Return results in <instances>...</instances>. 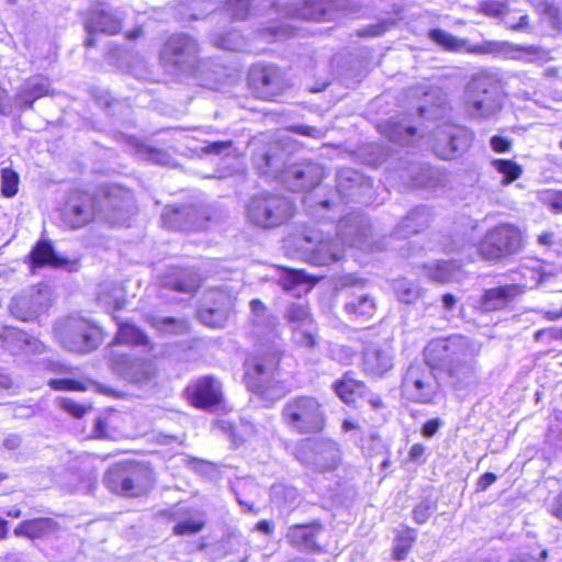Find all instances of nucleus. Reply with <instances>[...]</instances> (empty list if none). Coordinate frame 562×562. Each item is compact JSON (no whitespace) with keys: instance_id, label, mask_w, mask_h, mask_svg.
I'll use <instances>...</instances> for the list:
<instances>
[{"instance_id":"f257e3e1","label":"nucleus","mask_w":562,"mask_h":562,"mask_svg":"<svg viewBox=\"0 0 562 562\" xmlns=\"http://www.w3.org/2000/svg\"><path fill=\"white\" fill-rule=\"evenodd\" d=\"M250 310L251 335L260 342V347L245 362V381L252 392L265 395L280 375L279 323L278 317L270 314L258 299L251 300Z\"/></svg>"},{"instance_id":"f03ea898","label":"nucleus","mask_w":562,"mask_h":562,"mask_svg":"<svg viewBox=\"0 0 562 562\" xmlns=\"http://www.w3.org/2000/svg\"><path fill=\"white\" fill-rule=\"evenodd\" d=\"M482 345L474 338L461 334L431 339L424 348V359L447 374L454 390L475 386L480 379L479 357Z\"/></svg>"},{"instance_id":"7ed1b4c3","label":"nucleus","mask_w":562,"mask_h":562,"mask_svg":"<svg viewBox=\"0 0 562 562\" xmlns=\"http://www.w3.org/2000/svg\"><path fill=\"white\" fill-rule=\"evenodd\" d=\"M337 237L334 241L325 237L317 227L306 229L297 239L304 259L315 266H328L341 259L344 247H364L370 234L368 220L359 214H348L337 225Z\"/></svg>"},{"instance_id":"20e7f679","label":"nucleus","mask_w":562,"mask_h":562,"mask_svg":"<svg viewBox=\"0 0 562 562\" xmlns=\"http://www.w3.org/2000/svg\"><path fill=\"white\" fill-rule=\"evenodd\" d=\"M286 153L273 144L256 153L252 162L259 173L280 180L292 191H305L315 188L325 177V169L317 162L304 161L283 169Z\"/></svg>"},{"instance_id":"39448f33","label":"nucleus","mask_w":562,"mask_h":562,"mask_svg":"<svg viewBox=\"0 0 562 562\" xmlns=\"http://www.w3.org/2000/svg\"><path fill=\"white\" fill-rule=\"evenodd\" d=\"M504 101L503 81L491 71L472 76L463 90V109L472 119L488 120L495 116L502 111Z\"/></svg>"},{"instance_id":"423d86ee","label":"nucleus","mask_w":562,"mask_h":562,"mask_svg":"<svg viewBox=\"0 0 562 562\" xmlns=\"http://www.w3.org/2000/svg\"><path fill=\"white\" fill-rule=\"evenodd\" d=\"M281 422L294 434H318L326 426V412L317 397L296 395L283 404Z\"/></svg>"},{"instance_id":"0eeeda50","label":"nucleus","mask_w":562,"mask_h":562,"mask_svg":"<svg viewBox=\"0 0 562 562\" xmlns=\"http://www.w3.org/2000/svg\"><path fill=\"white\" fill-rule=\"evenodd\" d=\"M429 38L445 49L451 52L465 49L467 52L476 55L503 56L514 59H520V54L522 52L535 56L544 54L540 47L533 45L519 46L506 41H484L480 44L471 45L467 40L458 38L440 29L431 30L429 32Z\"/></svg>"},{"instance_id":"6e6552de","label":"nucleus","mask_w":562,"mask_h":562,"mask_svg":"<svg viewBox=\"0 0 562 562\" xmlns=\"http://www.w3.org/2000/svg\"><path fill=\"white\" fill-rule=\"evenodd\" d=\"M294 214L292 202L277 193L254 194L246 205L247 220L260 228H274L288 222Z\"/></svg>"},{"instance_id":"1a4fd4ad","label":"nucleus","mask_w":562,"mask_h":562,"mask_svg":"<svg viewBox=\"0 0 562 562\" xmlns=\"http://www.w3.org/2000/svg\"><path fill=\"white\" fill-rule=\"evenodd\" d=\"M153 483V471L137 462L119 463L110 468L104 475L105 486L123 496H140Z\"/></svg>"},{"instance_id":"9d476101","label":"nucleus","mask_w":562,"mask_h":562,"mask_svg":"<svg viewBox=\"0 0 562 562\" xmlns=\"http://www.w3.org/2000/svg\"><path fill=\"white\" fill-rule=\"evenodd\" d=\"M54 333L59 342L72 352H90L101 342L100 329L80 316H69L58 321Z\"/></svg>"},{"instance_id":"9b49d317","label":"nucleus","mask_w":562,"mask_h":562,"mask_svg":"<svg viewBox=\"0 0 562 562\" xmlns=\"http://www.w3.org/2000/svg\"><path fill=\"white\" fill-rule=\"evenodd\" d=\"M160 61L170 72L191 75L199 65V44L186 33L172 34L160 50Z\"/></svg>"},{"instance_id":"f8f14e48","label":"nucleus","mask_w":562,"mask_h":562,"mask_svg":"<svg viewBox=\"0 0 562 562\" xmlns=\"http://www.w3.org/2000/svg\"><path fill=\"white\" fill-rule=\"evenodd\" d=\"M435 368L425 359L424 362L411 363L402 378V395L411 402L431 403L440 391V383L434 373Z\"/></svg>"},{"instance_id":"ddd939ff","label":"nucleus","mask_w":562,"mask_h":562,"mask_svg":"<svg viewBox=\"0 0 562 562\" xmlns=\"http://www.w3.org/2000/svg\"><path fill=\"white\" fill-rule=\"evenodd\" d=\"M295 458L316 471H330L340 462V449L331 439L310 438L297 443Z\"/></svg>"},{"instance_id":"4468645a","label":"nucleus","mask_w":562,"mask_h":562,"mask_svg":"<svg viewBox=\"0 0 562 562\" xmlns=\"http://www.w3.org/2000/svg\"><path fill=\"white\" fill-rule=\"evenodd\" d=\"M521 247V233L515 225L499 224L490 229L479 246L487 260H497L516 254Z\"/></svg>"},{"instance_id":"2eb2a0df","label":"nucleus","mask_w":562,"mask_h":562,"mask_svg":"<svg viewBox=\"0 0 562 562\" xmlns=\"http://www.w3.org/2000/svg\"><path fill=\"white\" fill-rule=\"evenodd\" d=\"M109 358L112 370L124 380L135 384L150 382L158 372L157 364L151 358L132 357L115 350L110 351Z\"/></svg>"},{"instance_id":"dca6fc26","label":"nucleus","mask_w":562,"mask_h":562,"mask_svg":"<svg viewBox=\"0 0 562 562\" xmlns=\"http://www.w3.org/2000/svg\"><path fill=\"white\" fill-rule=\"evenodd\" d=\"M50 303V292L47 285L38 284L15 295L10 304L13 316L30 322L45 313Z\"/></svg>"},{"instance_id":"f3484780","label":"nucleus","mask_w":562,"mask_h":562,"mask_svg":"<svg viewBox=\"0 0 562 562\" xmlns=\"http://www.w3.org/2000/svg\"><path fill=\"white\" fill-rule=\"evenodd\" d=\"M99 211L92 194L76 190L70 193L63 210V222L71 229H79L91 223Z\"/></svg>"},{"instance_id":"a211bd4d","label":"nucleus","mask_w":562,"mask_h":562,"mask_svg":"<svg viewBox=\"0 0 562 562\" xmlns=\"http://www.w3.org/2000/svg\"><path fill=\"white\" fill-rule=\"evenodd\" d=\"M248 81L262 99L277 97L289 87L284 72L271 65L252 67L248 75Z\"/></svg>"},{"instance_id":"6ab92c4d","label":"nucleus","mask_w":562,"mask_h":562,"mask_svg":"<svg viewBox=\"0 0 562 562\" xmlns=\"http://www.w3.org/2000/svg\"><path fill=\"white\" fill-rule=\"evenodd\" d=\"M123 14L117 10H113L105 3H100L90 10L86 20L85 27L88 33L86 38L87 46L94 45L93 34L97 32L108 35L117 34L122 29Z\"/></svg>"},{"instance_id":"aec40b11","label":"nucleus","mask_w":562,"mask_h":562,"mask_svg":"<svg viewBox=\"0 0 562 562\" xmlns=\"http://www.w3.org/2000/svg\"><path fill=\"white\" fill-rule=\"evenodd\" d=\"M102 203L103 206L100 209L99 215L113 225L125 224L134 210L132 193L121 188H113L103 198Z\"/></svg>"},{"instance_id":"412c9836","label":"nucleus","mask_w":562,"mask_h":562,"mask_svg":"<svg viewBox=\"0 0 562 562\" xmlns=\"http://www.w3.org/2000/svg\"><path fill=\"white\" fill-rule=\"evenodd\" d=\"M284 318L292 325L297 344L313 348L316 345V335L313 330V319L306 303L299 301L289 304Z\"/></svg>"},{"instance_id":"4be33fe9","label":"nucleus","mask_w":562,"mask_h":562,"mask_svg":"<svg viewBox=\"0 0 562 562\" xmlns=\"http://www.w3.org/2000/svg\"><path fill=\"white\" fill-rule=\"evenodd\" d=\"M470 134L457 127L438 131L434 150L442 159H453L463 154L470 146Z\"/></svg>"},{"instance_id":"5701e85b","label":"nucleus","mask_w":562,"mask_h":562,"mask_svg":"<svg viewBox=\"0 0 562 562\" xmlns=\"http://www.w3.org/2000/svg\"><path fill=\"white\" fill-rule=\"evenodd\" d=\"M370 189L371 183L357 170L341 168L337 171L336 190L341 201L345 199L360 201Z\"/></svg>"},{"instance_id":"b1692460","label":"nucleus","mask_w":562,"mask_h":562,"mask_svg":"<svg viewBox=\"0 0 562 562\" xmlns=\"http://www.w3.org/2000/svg\"><path fill=\"white\" fill-rule=\"evenodd\" d=\"M323 530V525L315 520L311 524L290 526L285 537L289 543L300 551L321 552L323 549L318 544V537Z\"/></svg>"},{"instance_id":"393cba45","label":"nucleus","mask_w":562,"mask_h":562,"mask_svg":"<svg viewBox=\"0 0 562 562\" xmlns=\"http://www.w3.org/2000/svg\"><path fill=\"white\" fill-rule=\"evenodd\" d=\"M199 210H192L190 206H167L161 214V221L168 228L175 231H199L206 227V216L196 217L194 220L188 218L191 213Z\"/></svg>"},{"instance_id":"a878e982","label":"nucleus","mask_w":562,"mask_h":562,"mask_svg":"<svg viewBox=\"0 0 562 562\" xmlns=\"http://www.w3.org/2000/svg\"><path fill=\"white\" fill-rule=\"evenodd\" d=\"M222 401V384L213 376L199 379L192 391V402L196 407L209 408Z\"/></svg>"},{"instance_id":"bb28decb","label":"nucleus","mask_w":562,"mask_h":562,"mask_svg":"<svg viewBox=\"0 0 562 562\" xmlns=\"http://www.w3.org/2000/svg\"><path fill=\"white\" fill-rule=\"evenodd\" d=\"M59 530V524L49 517H40L21 521L13 530L16 537L30 540L49 537Z\"/></svg>"},{"instance_id":"cd10ccee","label":"nucleus","mask_w":562,"mask_h":562,"mask_svg":"<svg viewBox=\"0 0 562 562\" xmlns=\"http://www.w3.org/2000/svg\"><path fill=\"white\" fill-rule=\"evenodd\" d=\"M363 371L372 376H382L393 368V357L389 350L368 347L362 357Z\"/></svg>"},{"instance_id":"c85d7f7f","label":"nucleus","mask_w":562,"mask_h":562,"mask_svg":"<svg viewBox=\"0 0 562 562\" xmlns=\"http://www.w3.org/2000/svg\"><path fill=\"white\" fill-rule=\"evenodd\" d=\"M518 293L517 285L510 284L488 289L475 304V308L481 312H492L503 308Z\"/></svg>"},{"instance_id":"c756f323","label":"nucleus","mask_w":562,"mask_h":562,"mask_svg":"<svg viewBox=\"0 0 562 562\" xmlns=\"http://www.w3.org/2000/svg\"><path fill=\"white\" fill-rule=\"evenodd\" d=\"M200 276L193 269H172L162 278V285L171 290L193 293L200 286Z\"/></svg>"},{"instance_id":"7c9ffc66","label":"nucleus","mask_w":562,"mask_h":562,"mask_svg":"<svg viewBox=\"0 0 562 562\" xmlns=\"http://www.w3.org/2000/svg\"><path fill=\"white\" fill-rule=\"evenodd\" d=\"M49 83L43 77H33L27 79L15 94V102L21 109H32L33 103L48 94Z\"/></svg>"},{"instance_id":"2f4dec72","label":"nucleus","mask_w":562,"mask_h":562,"mask_svg":"<svg viewBox=\"0 0 562 562\" xmlns=\"http://www.w3.org/2000/svg\"><path fill=\"white\" fill-rule=\"evenodd\" d=\"M430 222V212L426 206H418L407 213L396 227L397 238H407L424 231Z\"/></svg>"},{"instance_id":"473e14b6","label":"nucleus","mask_w":562,"mask_h":562,"mask_svg":"<svg viewBox=\"0 0 562 562\" xmlns=\"http://www.w3.org/2000/svg\"><path fill=\"white\" fill-rule=\"evenodd\" d=\"M29 259L33 269L45 266L60 268L68 263V260L59 256L47 240L37 241L31 250Z\"/></svg>"},{"instance_id":"72a5a7b5","label":"nucleus","mask_w":562,"mask_h":562,"mask_svg":"<svg viewBox=\"0 0 562 562\" xmlns=\"http://www.w3.org/2000/svg\"><path fill=\"white\" fill-rule=\"evenodd\" d=\"M337 395L347 404H352L358 397H364L367 385L357 380L352 372H347L334 384Z\"/></svg>"},{"instance_id":"f704fd0d","label":"nucleus","mask_w":562,"mask_h":562,"mask_svg":"<svg viewBox=\"0 0 562 562\" xmlns=\"http://www.w3.org/2000/svg\"><path fill=\"white\" fill-rule=\"evenodd\" d=\"M117 344H127L136 347H143L148 351L154 349V344L149 340L147 335L130 323H122L114 338Z\"/></svg>"},{"instance_id":"c9c22d12","label":"nucleus","mask_w":562,"mask_h":562,"mask_svg":"<svg viewBox=\"0 0 562 562\" xmlns=\"http://www.w3.org/2000/svg\"><path fill=\"white\" fill-rule=\"evenodd\" d=\"M345 311L352 319L367 321L375 313V303L373 297L368 294L353 296L345 303Z\"/></svg>"},{"instance_id":"e433bc0d","label":"nucleus","mask_w":562,"mask_h":562,"mask_svg":"<svg viewBox=\"0 0 562 562\" xmlns=\"http://www.w3.org/2000/svg\"><path fill=\"white\" fill-rule=\"evenodd\" d=\"M149 324L162 334L183 335L189 333L190 323L183 317L148 316Z\"/></svg>"},{"instance_id":"4c0bfd02","label":"nucleus","mask_w":562,"mask_h":562,"mask_svg":"<svg viewBox=\"0 0 562 562\" xmlns=\"http://www.w3.org/2000/svg\"><path fill=\"white\" fill-rule=\"evenodd\" d=\"M272 496L274 503L286 512H292L301 502L297 488L283 484L272 486Z\"/></svg>"},{"instance_id":"58836bf2","label":"nucleus","mask_w":562,"mask_h":562,"mask_svg":"<svg viewBox=\"0 0 562 562\" xmlns=\"http://www.w3.org/2000/svg\"><path fill=\"white\" fill-rule=\"evenodd\" d=\"M386 137L396 144L408 145L416 134V128L397 120L391 119L387 122Z\"/></svg>"},{"instance_id":"ea45409f","label":"nucleus","mask_w":562,"mask_h":562,"mask_svg":"<svg viewBox=\"0 0 562 562\" xmlns=\"http://www.w3.org/2000/svg\"><path fill=\"white\" fill-rule=\"evenodd\" d=\"M280 285L286 291H293L297 288L305 286V291L310 290L308 276L300 269H284L279 276Z\"/></svg>"},{"instance_id":"a19ab883","label":"nucleus","mask_w":562,"mask_h":562,"mask_svg":"<svg viewBox=\"0 0 562 562\" xmlns=\"http://www.w3.org/2000/svg\"><path fill=\"white\" fill-rule=\"evenodd\" d=\"M205 526V515L195 512L190 518L179 521L173 527V533L177 536L193 535L200 532Z\"/></svg>"},{"instance_id":"79ce46f5","label":"nucleus","mask_w":562,"mask_h":562,"mask_svg":"<svg viewBox=\"0 0 562 562\" xmlns=\"http://www.w3.org/2000/svg\"><path fill=\"white\" fill-rule=\"evenodd\" d=\"M393 289L397 299L406 304L416 302L422 294L420 288L406 279L395 281Z\"/></svg>"},{"instance_id":"37998d69","label":"nucleus","mask_w":562,"mask_h":562,"mask_svg":"<svg viewBox=\"0 0 562 562\" xmlns=\"http://www.w3.org/2000/svg\"><path fill=\"white\" fill-rule=\"evenodd\" d=\"M492 166L495 170L503 175L502 184L507 186L518 179L521 173V167L509 159H494Z\"/></svg>"},{"instance_id":"c03bdc74","label":"nucleus","mask_w":562,"mask_h":562,"mask_svg":"<svg viewBox=\"0 0 562 562\" xmlns=\"http://www.w3.org/2000/svg\"><path fill=\"white\" fill-rule=\"evenodd\" d=\"M136 155L142 159L149 160L158 165L168 166L171 162V156L166 150L150 147L145 143H138L136 145Z\"/></svg>"},{"instance_id":"a18cd8bd","label":"nucleus","mask_w":562,"mask_h":562,"mask_svg":"<svg viewBox=\"0 0 562 562\" xmlns=\"http://www.w3.org/2000/svg\"><path fill=\"white\" fill-rule=\"evenodd\" d=\"M428 276L437 282L451 281L457 272V266L451 261H441L426 267Z\"/></svg>"},{"instance_id":"49530a36","label":"nucleus","mask_w":562,"mask_h":562,"mask_svg":"<svg viewBox=\"0 0 562 562\" xmlns=\"http://www.w3.org/2000/svg\"><path fill=\"white\" fill-rule=\"evenodd\" d=\"M201 322L210 327H220L226 319V307H202L199 312Z\"/></svg>"},{"instance_id":"de8ad7c7","label":"nucleus","mask_w":562,"mask_h":562,"mask_svg":"<svg viewBox=\"0 0 562 562\" xmlns=\"http://www.w3.org/2000/svg\"><path fill=\"white\" fill-rule=\"evenodd\" d=\"M19 175L10 169L3 168L1 170V193L7 198H12L18 193Z\"/></svg>"},{"instance_id":"09e8293b","label":"nucleus","mask_w":562,"mask_h":562,"mask_svg":"<svg viewBox=\"0 0 562 562\" xmlns=\"http://www.w3.org/2000/svg\"><path fill=\"white\" fill-rule=\"evenodd\" d=\"M415 537L416 535L414 530H406L397 538L393 551V555L396 560H403L406 558Z\"/></svg>"},{"instance_id":"8fccbe9b","label":"nucleus","mask_w":562,"mask_h":562,"mask_svg":"<svg viewBox=\"0 0 562 562\" xmlns=\"http://www.w3.org/2000/svg\"><path fill=\"white\" fill-rule=\"evenodd\" d=\"M254 0H229L227 10L236 20L246 19L251 11Z\"/></svg>"},{"instance_id":"3c124183","label":"nucleus","mask_w":562,"mask_h":562,"mask_svg":"<svg viewBox=\"0 0 562 562\" xmlns=\"http://www.w3.org/2000/svg\"><path fill=\"white\" fill-rule=\"evenodd\" d=\"M537 11L547 19L553 27L560 25V10L553 3L542 1L537 5Z\"/></svg>"},{"instance_id":"603ef678","label":"nucleus","mask_w":562,"mask_h":562,"mask_svg":"<svg viewBox=\"0 0 562 562\" xmlns=\"http://www.w3.org/2000/svg\"><path fill=\"white\" fill-rule=\"evenodd\" d=\"M20 335L27 334L13 328L7 329L4 333V342L13 352L22 351L24 349V340L19 337Z\"/></svg>"},{"instance_id":"864d4df0","label":"nucleus","mask_w":562,"mask_h":562,"mask_svg":"<svg viewBox=\"0 0 562 562\" xmlns=\"http://www.w3.org/2000/svg\"><path fill=\"white\" fill-rule=\"evenodd\" d=\"M233 146L232 140L209 142L202 151L207 155H227Z\"/></svg>"},{"instance_id":"5fc2aeb1","label":"nucleus","mask_w":562,"mask_h":562,"mask_svg":"<svg viewBox=\"0 0 562 562\" xmlns=\"http://www.w3.org/2000/svg\"><path fill=\"white\" fill-rule=\"evenodd\" d=\"M481 11L488 16L498 18L504 15L508 10L507 5L501 1H486L482 3Z\"/></svg>"},{"instance_id":"6e6d98bb","label":"nucleus","mask_w":562,"mask_h":562,"mask_svg":"<svg viewBox=\"0 0 562 562\" xmlns=\"http://www.w3.org/2000/svg\"><path fill=\"white\" fill-rule=\"evenodd\" d=\"M19 337L24 340V349L22 350L23 352H31V353L44 352L45 346L40 339H37L33 336H30V335H20Z\"/></svg>"},{"instance_id":"4d7b16f0","label":"nucleus","mask_w":562,"mask_h":562,"mask_svg":"<svg viewBox=\"0 0 562 562\" xmlns=\"http://www.w3.org/2000/svg\"><path fill=\"white\" fill-rule=\"evenodd\" d=\"M432 512H434V507L430 504V502H422L415 507V509L413 512L414 519L416 522L423 524L430 517Z\"/></svg>"},{"instance_id":"13d9d810","label":"nucleus","mask_w":562,"mask_h":562,"mask_svg":"<svg viewBox=\"0 0 562 562\" xmlns=\"http://www.w3.org/2000/svg\"><path fill=\"white\" fill-rule=\"evenodd\" d=\"M543 202L557 213H562V191H549L543 195Z\"/></svg>"},{"instance_id":"bf43d9fd","label":"nucleus","mask_w":562,"mask_h":562,"mask_svg":"<svg viewBox=\"0 0 562 562\" xmlns=\"http://www.w3.org/2000/svg\"><path fill=\"white\" fill-rule=\"evenodd\" d=\"M48 385L54 390H82L79 382L69 379H52Z\"/></svg>"},{"instance_id":"052dcab7","label":"nucleus","mask_w":562,"mask_h":562,"mask_svg":"<svg viewBox=\"0 0 562 562\" xmlns=\"http://www.w3.org/2000/svg\"><path fill=\"white\" fill-rule=\"evenodd\" d=\"M36 414V407L29 404H16L12 407V415L14 418H31Z\"/></svg>"},{"instance_id":"680f3d73","label":"nucleus","mask_w":562,"mask_h":562,"mask_svg":"<svg viewBox=\"0 0 562 562\" xmlns=\"http://www.w3.org/2000/svg\"><path fill=\"white\" fill-rule=\"evenodd\" d=\"M561 339L562 338V328L551 327L547 329H540L535 334L536 340H544V339Z\"/></svg>"},{"instance_id":"e2e57ef3","label":"nucleus","mask_w":562,"mask_h":562,"mask_svg":"<svg viewBox=\"0 0 562 562\" xmlns=\"http://www.w3.org/2000/svg\"><path fill=\"white\" fill-rule=\"evenodd\" d=\"M491 147L497 153H507L510 150L512 142L503 136H493L491 138Z\"/></svg>"},{"instance_id":"0e129e2a","label":"nucleus","mask_w":562,"mask_h":562,"mask_svg":"<svg viewBox=\"0 0 562 562\" xmlns=\"http://www.w3.org/2000/svg\"><path fill=\"white\" fill-rule=\"evenodd\" d=\"M291 131L313 138H319L323 136V132L319 128L308 125H294L291 127Z\"/></svg>"},{"instance_id":"69168bd1","label":"nucleus","mask_w":562,"mask_h":562,"mask_svg":"<svg viewBox=\"0 0 562 562\" xmlns=\"http://www.w3.org/2000/svg\"><path fill=\"white\" fill-rule=\"evenodd\" d=\"M63 407L77 418L82 417L87 412L86 407L71 400H64Z\"/></svg>"},{"instance_id":"338daca9","label":"nucleus","mask_w":562,"mask_h":562,"mask_svg":"<svg viewBox=\"0 0 562 562\" xmlns=\"http://www.w3.org/2000/svg\"><path fill=\"white\" fill-rule=\"evenodd\" d=\"M442 422L439 418H434L426 422L422 428L423 436L430 438L432 437L438 429L441 427Z\"/></svg>"},{"instance_id":"774afa93","label":"nucleus","mask_w":562,"mask_h":562,"mask_svg":"<svg viewBox=\"0 0 562 562\" xmlns=\"http://www.w3.org/2000/svg\"><path fill=\"white\" fill-rule=\"evenodd\" d=\"M550 512L553 516L562 520V492L551 502Z\"/></svg>"}]
</instances>
